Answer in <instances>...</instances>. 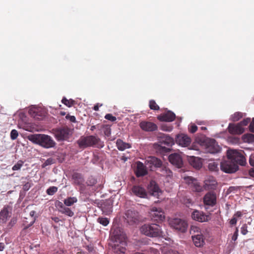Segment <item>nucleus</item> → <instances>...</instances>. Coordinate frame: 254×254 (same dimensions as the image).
<instances>
[{
    "label": "nucleus",
    "instance_id": "46",
    "mask_svg": "<svg viewBox=\"0 0 254 254\" xmlns=\"http://www.w3.org/2000/svg\"><path fill=\"white\" fill-rule=\"evenodd\" d=\"M105 118L106 119V120H108L109 121H110L111 122H115L117 120V118L115 116H113L112 114H107L105 115Z\"/></svg>",
    "mask_w": 254,
    "mask_h": 254
},
{
    "label": "nucleus",
    "instance_id": "48",
    "mask_svg": "<svg viewBox=\"0 0 254 254\" xmlns=\"http://www.w3.org/2000/svg\"><path fill=\"white\" fill-rule=\"evenodd\" d=\"M247 229H248L247 225L246 224H244L242 226V227L241 228V233L244 235H246L248 232Z\"/></svg>",
    "mask_w": 254,
    "mask_h": 254
},
{
    "label": "nucleus",
    "instance_id": "47",
    "mask_svg": "<svg viewBox=\"0 0 254 254\" xmlns=\"http://www.w3.org/2000/svg\"><path fill=\"white\" fill-rule=\"evenodd\" d=\"M251 119L250 118H246L244 119L242 121L240 122L239 125L241 126V127H243V126H246L248 125V124L250 122Z\"/></svg>",
    "mask_w": 254,
    "mask_h": 254
},
{
    "label": "nucleus",
    "instance_id": "8",
    "mask_svg": "<svg viewBox=\"0 0 254 254\" xmlns=\"http://www.w3.org/2000/svg\"><path fill=\"white\" fill-rule=\"evenodd\" d=\"M221 169L222 171L227 173H233L238 170V166L231 159L224 161L221 163Z\"/></svg>",
    "mask_w": 254,
    "mask_h": 254
},
{
    "label": "nucleus",
    "instance_id": "58",
    "mask_svg": "<svg viewBox=\"0 0 254 254\" xmlns=\"http://www.w3.org/2000/svg\"><path fill=\"white\" fill-rule=\"evenodd\" d=\"M249 163L251 166H254V156L250 157Z\"/></svg>",
    "mask_w": 254,
    "mask_h": 254
},
{
    "label": "nucleus",
    "instance_id": "28",
    "mask_svg": "<svg viewBox=\"0 0 254 254\" xmlns=\"http://www.w3.org/2000/svg\"><path fill=\"white\" fill-rule=\"evenodd\" d=\"M160 168V175L164 177H171L172 176V171L163 165Z\"/></svg>",
    "mask_w": 254,
    "mask_h": 254
},
{
    "label": "nucleus",
    "instance_id": "12",
    "mask_svg": "<svg viewBox=\"0 0 254 254\" xmlns=\"http://www.w3.org/2000/svg\"><path fill=\"white\" fill-rule=\"evenodd\" d=\"M55 144V142L50 136L41 134L39 143L40 146L46 148H49L54 147Z\"/></svg>",
    "mask_w": 254,
    "mask_h": 254
},
{
    "label": "nucleus",
    "instance_id": "30",
    "mask_svg": "<svg viewBox=\"0 0 254 254\" xmlns=\"http://www.w3.org/2000/svg\"><path fill=\"white\" fill-rule=\"evenodd\" d=\"M8 208L4 207L0 212V219L2 222H5L8 217Z\"/></svg>",
    "mask_w": 254,
    "mask_h": 254
},
{
    "label": "nucleus",
    "instance_id": "15",
    "mask_svg": "<svg viewBox=\"0 0 254 254\" xmlns=\"http://www.w3.org/2000/svg\"><path fill=\"white\" fill-rule=\"evenodd\" d=\"M191 217L193 220L200 222H206L210 219L209 215H206L203 212L197 210L193 211Z\"/></svg>",
    "mask_w": 254,
    "mask_h": 254
},
{
    "label": "nucleus",
    "instance_id": "9",
    "mask_svg": "<svg viewBox=\"0 0 254 254\" xmlns=\"http://www.w3.org/2000/svg\"><path fill=\"white\" fill-rule=\"evenodd\" d=\"M150 215L151 219L157 222H162L165 219L164 212L161 208L152 207L150 209Z\"/></svg>",
    "mask_w": 254,
    "mask_h": 254
},
{
    "label": "nucleus",
    "instance_id": "27",
    "mask_svg": "<svg viewBox=\"0 0 254 254\" xmlns=\"http://www.w3.org/2000/svg\"><path fill=\"white\" fill-rule=\"evenodd\" d=\"M121 245H118L115 246L114 248V253L115 254H125L126 244L125 243H121Z\"/></svg>",
    "mask_w": 254,
    "mask_h": 254
},
{
    "label": "nucleus",
    "instance_id": "24",
    "mask_svg": "<svg viewBox=\"0 0 254 254\" xmlns=\"http://www.w3.org/2000/svg\"><path fill=\"white\" fill-rule=\"evenodd\" d=\"M132 193L141 198H145L147 196V193L145 189L141 186H134L132 188Z\"/></svg>",
    "mask_w": 254,
    "mask_h": 254
},
{
    "label": "nucleus",
    "instance_id": "59",
    "mask_svg": "<svg viewBox=\"0 0 254 254\" xmlns=\"http://www.w3.org/2000/svg\"><path fill=\"white\" fill-rule=\"evenodd\" d=\"M249 175L251 177L254 178V169H251L250 170Z\"/></svg>",
    "mask_w": 254,
    "mask_h": 254
},
{
    "label": "nucleus",
    "instance_id": "4",
    "mask_svg": "<svg viewBox=\"0 0 254 254\" xmlns=\"http://www.w3.org/2000/svg\"><path fill=\"white\" fill-rule=\"evenodd\" d=\"M190 234L194 245L196 247H201L205 244V238L200 228L192 225L190 229Z\"/></svg>",
    "mask_w": 254,
    "mask_h": 254
},
{
    "label": "nucleus",
    "instance_id": "2",
    "mask_svg": "<svg viewBox=\"0 0 254 254\" xmlns=\"http://www.w3.org/2000/svg\"><path fill=\"white\" fill-rule=\"evenodd\" d=\"M198 143L203 146L207 152L216 153L221 150V147L214 139L202 137L197 140Z\"/></svg>",
    "mask_w": 254,
    "mask_h": 254
},
{
    "label": "nucleus",
    "instance_id": "63",
    "mask_svg": "<svg viewBox=\"0 0 254 254\" xmlns=\"http://www.w3.org/2000/svg\"><path fill=\"white\" fill-rule=\"evenodd\" d=\"M93 110L97 111L99 110V106L98 104L95 105L93 107Z\"/></svg>",
    "mask_w": 254,
    "mask_h": 254
},
{
    "label": "nucleus",
    "instance_id": "38",
    "mask_svg": "<svg viewBox=\"0 0 254 254\" xmlns=\"http://www.w3.org/2000/svg\"><path fill=\"white\" fill-rule=\"evenodd\" d=\"M244 139L245 141L249 142H254V135L253 134H245L243 136Z\"/></svg>",
    "mask_w": 254,
    "mask_h": 254
},
{
    "label": "nucleus",
    "instance_id": "33",
    "mask_svg": "<svg viewBox=\"0 0 254 254\" xmlns=\"http://www.w3.org/2000/svg\"><path fill=\"white\" fill-rule=\"evenodd\" d=\"M60 212L69 217H72L74 215V212L71 210V209L66 206L62 209Z\"/></svg>",
    "mask_w": 254,
    "mask_h": 254
},
{
    "label": "nucleus",
    "instance_id": "16",
    "mask_svg": "<svg viewBox=\"0 0 254 254\" xmlns=\"http://www.w3.org/2000/svg\"><path fill=\"white\" fill-rule=\"evenodd\" d=\"M176 142L180 146L187 147L190 144L191 139L186 134H180L177 135Z\"/></svg>",
    "mask_w": 254,
    "mask_h": 254
},
{
    "label": "nucleus",
    "instance_id": "1",
    "mask_svg": "<svg viewBox=\"0 0 254 254\" xmlns=\"http://www.w3.org/2000/svg\"><path fill=\"white\" fill-rule=\"evenodd\" d=\"M77 143L80 148L94 146L102 148L104 146L103 142L95 135L81 136L77 141Z\"/></svg>",
    "mask_w": 254,
    "mask_h": 254
},
{
    "label": "nucleus",
    "instance_id": "29",
    "mask_svg": "<svg viewBox=\"0 0 254 254\" xmlns=\"http://www.w3.org/2000/svg\"><path fill=\"white\" fill-rule=\"evenodd\" d=\"M160 143L170 147L174 144V140L172 137L167 135L162 139Z\"/></svg>",
    "mask_w": 254,
    "mask_h": 254
},
{
    "label": "nucleus",
    "instance_id": "14",
    "mask_svg": "<svg viewBox=\"0 0 254 254\" xmlns=\"http://www.w3.org/2000/svg\"><path fill=\"white\" fill-rule=\"evenodd\" d=\"M187 184L190 186L193 190L196 192H201L203 189L202 187L197 182V180L192 177H187L185 178Z\"/></svg>",
    "mask_w": 254,
    "mask_h": 254
},
{
    "label": "nucleus",
    "instance_id": "62",
    "mask_svg": "<svg viewBox=\"0 0 254 254\" xmlns=\"http://www.w3.org/2000/svg\"><path fill=\"white\" fill-rule=\"evenodd\" d=\"M52 219L57 223L60 220L59 218L57 217H52Z\"/></svg>",
    "mask_w": 254,
    "mask_h": 254
},
{
    "label": "nucleus",
    "instance_id": "7",
    "mask_svg": "<svg viewBox=\"0 0 254 254\" xmlns=\"http://www.w3.org/2000/svg\"><path fill=\"white\" fill-rule=\"evenodd\" d=\"M170 225L173 229L183 233L186 231L188 227L187 222L180 218H174L171 220Z\"/></svg>",
    "mask_w": 254,
    "mask_h": 254
},
{
    "label": "nucleus",
    "instance_id": "39",
    "mask_svg": "<svg viewBox=\"0 0 254 254\" xmlns=\"http://www.w3.org/2000/svg\"><path fill=\"white\" fill-rule=\"evenodd\" d=\"M97 222L104 226H106L109 223V220L107 218L99 217Z\"/></svg>",
    "mask_w": 254,
    "mask_h": 254
},
{
    "label": "nucleus",
    "instance_id": "51",
    "mask_svg": "<svg viewBox=\"0 0 254 254\" xmlns=\"http://www.w3.org/2000/svg\"><path fill=\"white\" fill-rule=\"evenodd\" d=\"M54 163V160L53 159L50 158H48L47 160H46V161L43 163V167H46L47 166L51 165Z\"/></svg>",
    "mask_w": 254,
    "mask_h": 254
},
{
    "label": "nucleus",
    "instance_id": "53",
    "mask_svg": "<svg viewBox=\"0 0 254 254\" xmlns=\"http://www.w3.org/2000/svg\"><path fill=\"white\" fill-rule=\"evenodd\" d=\"M66 119H69L70 122L75 123L76 122V118L73 116H70L69 115H67L65 117Z\"/></svg>",
    "mask_w": 254,
    "mask_h": 254
},
{
    "label": "nucleus",
    "instance_id": "54",
    "mask_svg": "<svg viewBox=\"0 0 254 254\" xmlns=\"http://www.w3.org/2000/svg\"><path fill=\"white\" fill-rule=\"evenodd\" d=\"M249 129L251 132H254V118L253 119L252 122L250 124Z\"/></svg>",
    "mask_w": 254,
    "mask_h": 254
},
{
    "label": "nucleus",
    "instance_id": "64",
    "mask_svg": "<svg viewBox=\"0 0 254 254\" xmlns=\"http://www.w3.org/2000/svg\"><path fill=\"white\" fill-rule=\"evenodd\" d=\"M36 212L34 210L31 211L30 212V215L32 217H33L35 214Z\"/></svg>",
    "mask_w": 254,
    "mask_h": 254
},
{
    "label": "nucleus",
    "instance_id": "42",
    "mask_svg": "<svg viewBox=\"0 0 254 254\" xmlns=\"http://www.w3.org/2000/svg\"><path fill=\"white\" fill-rule=\"evenodd\" d=\"M24 162L22 160H19L12 168L13 171H17L20 169L23 166Z\"/></svg>",
    "mask_w": 254,
    "mask_h": 254
},
{
    "label": "nucleus",
    "instance_id": "44",
    "mask_svg": "<svg viewBox=\"0 0 254 254\" xmlns=\"http://www.w3.org/2000/svg\"><path fill=\"white\" fill-rule=\"evenodd\" d=\"M18 135V131L16 129H12L10 132V138L12 140H15Z\"/></svg>",
    "mask_w": 254,
    "mask_h": 254
},
{
    "label": "nucleus",
    "instance_id": "3",
    "mask_svg": "<svg viewBox=\"0 0 254 254\" xmlns=\"http://www.w3.org/2000/svg\"><path fill=\"white\" fill-rule=\"evenodd\" d=\"M140 230L142 234L150 237H160L162 233L161 227L155 223L145 224L141 227Z\"/></svg>",
    "mask_w": 254,
    "mask_h": 254
},
{
    "label": "nucleus",
    "instance_id": "26",
    "mask_svg": "<svg viewBox=\"0 0 254 254\" xmlns=\"http://www.w3.org/2000/svg\"><path fill=\"white\" fill-rule=\"evenodd\" d=\"M116 145L119 150L123 151L127 148H129L131 146L129 144L123 142L121 139H118L116 141Z\"/></svg>",
    "mask_w": 254,
    "mask_h": 254
},
{
    "label": "nucleus",
    "instance_id": "40",
    "mask_svg": "<svg viewBox=\"0 0 254 254\" xmlns=\"http://www.w3.org/2000/svg\"><path fill=\"white\" fill-rule=\"evenodd\" d=\"M243 117V114L241 112H236L232 116V120L234 122L239 121Z\"/></svg>",
    "mask_w": 254,
    "mask_h": 254
},
{
    "label": "nucleus",
    "instance_id": "57",
    "mask_svg": "<svg viewBox=\"0 0 254 254\" xmlns=\"http://www.w3.org/2000/svg\"><path fill=\"white\" fill-rule=\"evenodd\" d=\"M242 216V213L241 211H237V212H236L234 215H233V217H235V218L237 219V218H239V217H241V216Z\"/></svg>",
    "mask_w": 254,
    "mask_h": 254
},
{
    "label": "nucleus",
    "instance_id": "34",
    "mask_svg": "<svg viewBox=\"0 0 254 254\" xmlns=\"http://www.w3.org/2000/svg\"><path fill=\"white\" fill-rule=\"evenodd\" d=\"M29 113L31 116L36 120H41L43 117V116L41 115V114L39 113L38 109L35 110H30Z\"/></svg>",
    "mask_w": 254,
    "mask_h": 254
},
{
    "label": "nucleus",
    "instance_id": "35",
    "mask_svg": "<svg viewBox=\"0 0 254 254\" xmlns=\"http://www.w3.org/2000/svg\"><path fill=\"white\" fill-rule=\"evenodd\" d=\"M62 102L68 107H70L73 105L74 101L72 99L68 100L65 97L63 98Z\"/></svg>",
    "mask_w": 254,
    "mask_h": 254
},
{
    "label": "nucleus",
    "instance_id": "50",
    "mask_svg": "<svg viewBox=\"0 0 254 254\" xmlns=\"http://www.w3.org/2000/svg\"><path fill=\"white\" fill-rule=\"evenodd\" d=\"M193 161H192L191 164V165L194 167H195V168L196 169H199L200 168H201V164L199 163H196L195 162V160L196 158H193Z\"/></svg>",
    "mask_w": 254,
    "mask_h": 254
},
{
    "label": "nucleus",
    "instance_id": "20",
    "mask_svg": "<svg viewBox=\"0 0 254 254\" xmlns=\"http://www.w3.org/2000/svg\"><path fill=\"white\" fill-rule=\"evenodd\" d=\"M176 118L175 114L171 112L168 111L167 113L162 114L158 116L157 119L161 122H171L173 121Z\"/></svg>",
    "mask_w": 254,
    "mask_h": 254
},
{
    "label": "nucleus",
    "instance_id": "6",
    "mask_svg": "<svg viewBox=\"0 0 254 254\" xmlns=\"http://www.w3.org/2000/svg\"><path fill=\"white\" fill-rule=\"evenodd\" d=\"M53 131L58 141L67 140L72 133V130L67 126L56 128Z\"/></svg>",
    "mask_w": 254,
    "mask_h": 254
},
{
    "label": "nucleus",
    "instance_id": "43",
    "mask_svg": "<svg viewBox=\"0 0 254 254\" xmlns=\"http://www.w3.org/2000/svg\"><path fill=\"white\" fill-rule=\"evenodd\" d=\"M163 145L164 144H160V145L158 146V150L163 153L169 152L171 151L170 148L166 147L163 146Z\"/></svg>",
    "mask_w": 254,
    "mask_h": 254
},
{
    "label": "nucleus",
    "instance_id": "10",
    "mask_svg": "<svg viewBox=\"0 0 254 254\" xmlns=\"http://www.w3.org/2000/svg\"><path fill=\"white\" fill-rule=\"evenodd\" d=\"M125 219L129 225L137 223L139 221L138 212L134 210L129 209L125 213Z\"/></svg>",
    "mask_w": 254,
    "mask_h": 254
},
{
    "label": "nucleus",
    "instance_id": "17",
    "mask_svg": "<svg viewBox=\"0 0 254 254\" xmlns=\"http://www.w3.org/2000/svg\"><path fill=\"white\" fill-rule=\"evenodd\" d=\"M147 189L149 193L151 195L154 196L157 198L161 193L160 189L154 181H151L150 182L149 185H148Z\"/></svg>",
    "mask_w": 254,
    "mask_h": 254
},
{
    "label": "nucleus",
    "instance_id": "56",
    "mask_svg": "<svg viewBox=\"0 0 254 254\" xmlns=\"http://www.w3.org/2000/svg\"><path fill=\"white\" fill-rule=\"evenodd\" d=\"M237 222V219L235 218L233 216V218L230 221V224L232 225H235L236 224Z\"/></svg>",
    "mask_w": 254,
    "mask_h": 254
},
{
    "label": "nucleus",
    "instance_id": "32",
    "mask_svg": "<svg viewBox=\"0 0 254 254\" xmlns=\"http://www.w3.org/2000/svg\"><path fill=\"white\" fill-rule=\"evenodd\" d=\"M41 134H31L28 136V139L34 143L39 145Z\"/></svg>",
    "mask_w": 254,
    "mask_h": 254
},
{
    "label": "nucleus",
    "instance_id": "37",
    "mask_svg": "<svg viewBox=\"0 0 254 254\" xmlns=\"http://www.w3.org/2000/svg\"><path fill=\"white\" fill-rule=\"evenodd\" d=\"M208 169L211 171L216 172L218 171L219 168L218 164L215 162L209 163L208 164Z\"/></svg>",
    "mask_w": 254,
    "mask_h": 254
},
{
    "label": "nucleus",
    "instance_id": "36",
    "mask_svg": "<svg viewBox=\"0 0 254 254\" xmlns=\"http://www.w3.org/2000/svg\"><path fill=\"white\" fill-rule=\"evenodd\" d=\"M58 189L57 187H50L46 190V193L48 195H53L58 191Z\"/></svg>",
    "mask_w": 254,
    "mask_h": 254
},
{
    "label": "nucleus",
    "instance_id": "5",
    "mask_svg": "<svg viewBox=\"0 0 254 254\" xmlns=\"http://www.w3.org/2000/svg\"><path fill=\"white\" fill-rule=\"evenodd\" d=\"M244 154V152L243 150L230 149L227 151L228 158L231 159L234 163H237L238 166H244L246 164V159Z\"/></svg>",
    "mask_w": 254,
    "mask_h": 254
},
{
    "label": "nucleus",
    "instance_id": "23",
    "mask_svg": "<svg viewBox=\"0 0 254 254\" xmlns=\"http://www.w3.org/2000/svg\"><path fill=\"white\" fill-rule=\"evenodd\" d=\"M205 190H214L217 186V182L213 177H208L204 182Z\"/></svg>",
    "mask_w": 254,
    "mask_h": 254
},
{
    "label": "nucleus",
    "instance_id": "11",
    "mask_svg": "<svg viewBox=\"0 0 254 254\" xmlns=\"http://www.w3.org/2000/svg\"><path fill=\"white\" fill-rule=\"evenodd\" d=\"M145 165L150 170H153L154 168H159L163 164L160 159L154 156H150L145 161Z\"/></svg>",
    "mask_w": 254,
    "mask_h": 254
},
{
    "label": "nucleus",
    "instance_id": "52",
    "mask_svg": "<svg viewBox=\"0 0 254 254\" xmlns=\"http://www.w3.org/2000/svg\"><path fill=\"white\" fill-rule=\"evenodd\" d=\"M238 236V229L236 228L235 232L234 233L232 237V240L234 241H236Z\"/></svg>",
    "mask_w": 254,
    "mask_h": 254
},
{
    "label": "nucleus",
    "instance_id": "18",
    "mask_svg": "<svg viewBox=\"0 0 254 254\" xmlns=\"http://www.w3.org/2000/svg\"><path fill=\"white\" fill-rule=\"evenodd\" d=\"M140 127L145 131H153L157 129V126L152 122L142 121L139 124Z\"/></svg>",
    "mask_w": 254,
    "mask_h": 254
},
{
    "label": "nucleus",
    "instance_id": "13",
    "mask_svg": "<svg viewBox=\"0 0 254 254\" xmlns=\"http://www.w3.org/2000/svg\"><path fill=\"white\" fill-rule=\"evenodd\" d=\"M204 205L213 206L216 204L217 197L216 193L213 191L206 193L203 198Z\"/></svg>",
    "mask_w": 254,
    "mask_h": 254
},
{
    "label": "nucleus",
    "instance_id": "49",
    "mask_svg": "<svg viewBox=\"0 0 254 254\" xmlns=\"http://www.w3.org/2000/svg\"><path fill=\"white\" fill-rule=\"evenodd\" d=\"M189 129L190 132L193 133L196 131L197 127L194 124H191L189 127Z\"/></svg>",
    "mask_w": 254,
    "mask_h": 254
},
{
    "label": "nucleus",
    "instance_id": "45",
    "mask_svg": "<svg viewBox=\"0 0 254 254\" xmlns=\"http://www.w3.org/2000/svg\"><path fill=\"white\" fill-rule=\"evenodd\" d=\"M55 205L58 208L59 212L65 206L64 204L60 201H57L55 203Z\"/></svg>",
    "mask_w": 254,
    "mask_h": 254
},
{
    "label": "nucleus",
    "instance_id": "41",
    "mask_svg": "<svg viewBox=\"0 0 254 254\" xmlns=\"http://www.w3.org/2000/svg\"><path fill=\"white\" fill-rule=\"evenodd\" d=\"M149 108L151 110H158L160 108L159 106L156 104L155 101L153 100H151L149 101Z\"/></svg>",
    "mask_w": 254,
    "mask_h": 254
},
{
    "label": "nucleus",
    "instance_id": "25",
    "mask_svg": "<svg viewBox=\"0 0 254 254\" xmlns=\"http://www.w3.org/2000/svg\"><path fill=\"white\" fill-rule=\"evenodd\" d=\"M72 179L74 183L77 185H81L84 182V179L81 174L78 173H74L72 175Z\"/></svg>",
    "mask_w": 254,
    "mask_h": 254
},
{
    "label": "nucleus",
    "instance_id": "55",
    "mask_svg": "<svg viewBox=\"0 0 254 254\" xmlns=\"http://www.w3.org/2000/svg\"><path fill=\"white\" fill-rule=\"evenodd\" d=\"M184 203L187 207H190L192 204V201L190 199L186 198L184 200Z\"/></svg>",
    "mask_w": 254,
    "mask_h": 254
},
{
    "label": "nucleus",
    "instance_id": "21",
    "mask_svg": "<svg viewBox=\"0 0 254 254\" xmlns=\"http://www.w3.org/2000/svg\"><path fill=\"white\" fill-rule=\"evenodd\" d=\"M228 128L229 132L233 134H241L244 132V128L239 124L236 125L230 124Z\"/></svg>",
    "mask_w": 254,
    "mask_h": 254
},
{
    "label": "nucleus",
    "instance_id": "61",
    "mask_svg": "<svg viewBox=\"0 0 254 254\" xmlns=\"http://www.w3.org/2000/svg\"><path fill=\"white\" fill-rule=\"evenodd\" d=\"M5 246L3 243H0V251H2L4 249Z\"/></svg>",
    "mask_w": 254,
    "mask_h": 254
},
{
    "label": "nucleus",
    "instance_id": "60",
    "mask_svg": "<svg viewBox=\"0 0 254 254\" xmlns=\"http://www.w3.org/2000/svg\"><path fill=\"white\" fill-rule=\"evenodd\" d=\"M30 188V185L29 183H27L26 184L24 187H23V188H24V190H28Z\"/></svg>",
    "mask_w": 254,
    "mask_h": 254
},
{
    "label": "nucleus",
    "instance_id": "31",
    "mask_svg": "<svg viewBox=\"0 0 254 254\" xmlns=\"http://www.w3.org/2000/svg\"><path fill=\"white\" fill-rule=\"evenodd\" d=\"M77 201V198L76 197H68L64 200V204L66 206H70Z\"/></svg>",
    "mask_w": 254,
    "mask_h": 254
},
{
    "label": "nucleus",
    "instance_id": "22",
    "mask_svg": "<svg viewBox=\"0 0 254 254\" xmlns=\"http://www.w3.org/2000/svg\"><path fill=\"white\" fill-rule=\"evenodd\" d=\"M135 172L137 177L144 176L147 174L146 166L140 161L136 163V169Z\"/></svg>",
    "mask_w": 254,
    "mask_h": 254
},
{
    "label": "nucleus",
    "instance_id": "19",
    "mask_svg": "<svg viewBox=\"0 0 254 254\" xmlns=\"http://www.w3.org/2000/svg\"><path fill=\"white\" fill-rule=\"evenodd\" d=\"M169 160L173 165L178 168H181L183 166V160L181 156L177 153L172 154L169 156Z\"/></svg>",
    "mask_w": 254,
    "mask_h": 254
}]
</instances>
